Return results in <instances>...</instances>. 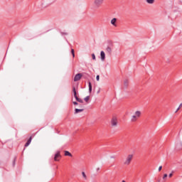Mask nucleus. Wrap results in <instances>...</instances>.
I'll list each match as a JSON object with an SVG mask.
<instances>
[{
    "label": "nucleus",
    "mask_w": 182,
    "mask_h": 182,
    "mask_svg": "<svg viewBox=\"0 0 182 182\" xmlns=\"http://www.w3.org/2000/svg\"><path fill=\"white\" fill-rule=\"evenodd\" d=\"M103 4H105V0H94L92 5V9H100V8H102Z\"/></svg>",
    "instance_id": "f257e3e1"
},
{
    "label": "nucleus",
    "mask_w": 182,
    "mask_h": 182,
    "mask_svg": "<svg viewBox=\"0 0 182 182\" xmlns=\"http://www.w3.org/2000/svg\"><path fill=\"white\" fill-rule=\"evenodd\" d=\"M141 117V111H136L134 114V115L131 117V122H137L138 119H140Z\"/></svg>",
    "instance_id": "f03ea898"
},
{
    "label": "nucleus",
    "mask_w": 182,
    "mask_h": 182,
    "mask_svg": "<svg viewBox=\"0 0 182 182\" xmlns=\"http://www.w3.org/2000/svg\"><path fill=\"white\" fill-rule=\"evenodd\" d=\"M133 154H129L127 155V158L125 159V161L124 162V164L125 166H130V163H132V160H133Z\"/></svg>",
    "instance_id": "7ed1b4c3"
},
{
    "label": "nucleus",
    "mask_w": 182,
    "mask_h": 182,
    "mask_svg": "<svg viewBox=\"0 0 182 182\" xmlns=\"http://www.w3.org/2000/svg\"><path fill=\"white\" fill-rule=\"evenodd\" d=\"M73 92L74 97L75 98L77 102H79V103H83V100L78 98L77 92H76V88L75 87H73Z\"/></svg>",
    "instance_id": "20e7f679"
},
{
    "label": "nucleus",
    "mask_w": 182,
    "mask_h": 182,
    "mask_svg": "<svg viewBox=\"0 0 182 182\" xmlns=\"http://www.w3.org/2000/svg\"><path fill=\"white\" fill-rule=\"evenodd\" d=\"M119 122L117 120V118L116 117H113L111 119V126L112 127H117Z\"/></svg>",
    "instance_id": "39448f33"
},
{
    "label": "nucleus",
    "mask_w": 182,
    "mask_h": 182,
    "mask_svg": "<svg viewBox=\"0 0 182 182\" xmlns=\"http://www.w3.org/2000/svg\"><path fill=\"white\" fill-rule=\"evenodd\" d=\"M82 74L78 73L74 77V82H77L78 80H80L82 79Z\"/></svg>",
    "instance_id": "423d86ee"
},
{
    "label": "nucleus",
    "mask_w": 182,
    "mask_h": 182,
    "mask_svg": "<svg viewBox=\"0 0 182 182\" xmlns=\"http://www.w3.org/2000/svg\"><path fill=\"white\" fill-rule=\"evenodd\" d=\"M100 56H101V60L102 62H105V60H106V54L105 53V51L100 52Z\"/></svg>",
    "instance_id": "0eeeda50"
},
{
    "label": "nucleus",
    "mask_w": 182,
    "mask_h": 182,
    "mask_svg": "<svg viewBox=\"0 0 182 182\" xmlns=\"http://www.w3.org/2000/svg\"><path fill=\"white\" fill-rule=\"evenodd\" d=\"M59 159H60V152L58 151L55 155L54 160L55 161H59Z\"/></svg>",
    "instance_id": "6e6552de"
},
{
    "label": "nucleus",
    "mask_w": 182,
    "mask_h": 182,
    "mask_svg": "<svg viewBox=\"0 0 182 182\" xmlns=\"http://www.w3.org/2000/svg\"><path fill=\"white\" fill-rule=\"evenodd\" d=\"M117 22V18H114L111 20V23L113 25V26H117V24L116 23Z\"/></svg>",
    "instance_id": "1a4fd4ad"
},
{
    "label": "nucleus",
    "mask_w": 182,
    "mask_h": 182,
    "mask_svg": "<svg viewBox=\"0 0 182 182\" xmlns=\"http://www.w3.org/2000/svg\"><path fill=\"white\" fill-rule=\"evenodd\" d=\"M105 50H106L107 53H108L109 55H112V48L110 47L107 46L105 48Z\"/></svg>",
    "instance_id": "9d476101"
},
{
    "label": "nucleus",
    "mask_w": 182,
    "mask_h": 182,
    "mask_svg": "<svg viewBox=\"0 0 182 182\" xmlns=\"http://www.w3.org/2000/svg\"><path fill=\"white\" fill-rule=\"evenodd\" d=\"M83 110H85V109H83V108L75 109V114H77V113H80V112H83Z\"/></svg>",
    "instance_id": "9b49d317"
},
{
    "label": "nucleus",
    "mask_w": 182,
    "mask_h": 182,
    "mask_svg": "<svg viewBox=\"0 0 182 182\" xmlns=\"http://www.w3.org/2000/svg\"><path fill=\"white\" fill-rule=\"evenodd\" d=\"M32 141V136H31L29 138V139L28 140V141L25 144V147H28V146H29V144H31V142Z\"/></svg>",
    "instance_id": "f8f14e48"
},
{
    "label": "nucleus",
    "mask_w": 182,
    "mask_h": 182,
    "mask_svg": "<svg viewBox=\"0 0 182 182\" xmlns=\"http://www.w3.org/2000/svg\"><path fill=\"white\" fill-rule=\"evenodd\" d=\"M146 2L149 4V5H153L156 2V0H146Z\"/></svg>",
    "instance_id": "ddd939ff"
},
{
    "label": "nucleus",
    "mask_w": 182,
    "mask_h": 182,
    "mask_svg": "<svg viewBox=\"0 0 182 182\" xmlns=\"http://www.w3.org/2000/svg\"><path fill=\"white\" fill-rule=\"evenodd\" d=\"M65 156H68L69 157H72V154H70V152H69L68 151H65Z\"/></svg>",
    "instance_id": "4468645a"
},
{
    "label": "nucleus",
    "mask_w": 182,
    "mask_h": 182,
    "mask_svg": "<svg viewBox=\"0 0 182 182\" xmlns=\"http://www.w3.org/2000/svg\"><path fill=\"white\" fill-rule=\"evenodd\" d=\"M82 176L84 180H87V176H86V173L85 172H82Z\"/></svg>",
    "instance_id": "2eb2a0df"
},
{
    "label": "nucleus",
    "mask_w": 182,
    "mask_h": 182,
    "mask_svg": "<svg viewBox=\"0 0 182 182\" xmlns=\"http://www.w3.org/2000/svg\"><path fill=\"white\" fill-rule=\"evenodd\" d=\"M124 85L126 87H127V86H129V81L127 80H124Z\"/></svg>",
    "instance_id": "dca6fc26"
},
{
    "label": "nucleus",
    "mask_w": 182,
    "mask_h": 182,
    "mask_svg": "<svg viewBox=\"0 0 182 182\" xmlns=\"http://www.w3.org/2000/svg\"><path fill=\"white\" fill-rule=\"evenodd\" d=\"M88 85H89V92L90 93L92 92V83L89 82Z\"/></svg>",
    "instance_id": "f3484780"
},
{
    "label": "nucleus",
    "mask_w": 182,
    "mask_h": 182,
    "mask_svg": "<svg viewBox=\"0 0 182 182\" xmlns=\"http://www.w3.org/2000/svg\"><path fill=\"white\" fill-rule=\"evenodd\" d=\"M89 99H90V97L87 96V97L84 99V100L87 103V102H89Z\"/></svg>",
    "instance_id": "a211bd4d"
},
{
    "label": "nucleus",
    "mask_w": 182,
    "mask_h": 182,
    "mask_svg": "<svg viewBox=\"0 0 182 182\" xmlns=\"http://www.w3.org/2000/svg\"><path fill=\"white\" fill-rule=\"evenodd\" d=\"M181 107H182V103L180 104L179 107H178V109L176 111V113H177V112H178V110H180Z\"/></svg>",
    "instance_id": "6ab92c4d"
},
{
    "label": "nucleus",
    "mask_w": 182,
    "mask_h": 182,
    "mask_svg": "<svg viewBox=\"0 0 182 182\" xmlns=\"http://www.w3.org/2000/svg\"><path fill=\"white\" fill-rule=\"evenodd\" d=\"M92 58L93 60H96V55H95V54H92Z\"/></svg>",
    "instance_id": "aec40b11"
},
{
    "label": "nucleus",
    "mask_w": 182,
    "mask_h": 182,
    "mask_svg": "<svg viewBox=\"0 0 182 182\" xmlns=\"http://www.w3.org/2000/svg\"><path fill=\"white\" fill-rule=\"evenodd\" d=\"M96 79H97V82H99V80H100V76L97 75Z\"/></svg>",
    "instance_id": "412c9836"
},
{
    "label": "nucleus",
    "mask_w": 182,
    "mask_h": 182,
    "mask_svg": "<svg viewBox=\"0 0 182 182\" xmlns=\"http://www.w3.org/2000/svg\"><path fill=\"white\" fill-rule=\"evenodd\" d=\"M163 168V166H159V171H161V169Z\"/></svg>",
    "instance_id": "4be33fe9"
},
{
    "label": "nucleus",
    "mask_w": 182,
    "mask_h": 182,
    "mask_svg": "<svg viewBox=\"0 0 182 182\" xmlns=\"http://www.w3.org/2000/svg\"><path fill=\"white\" fill-rule=\"evenodd\" d=\"M166 178H167V173H165V174L164 175V177H163L164 179Z\"/></svg>",
    "instance_id": "5701e85b"
},
{
    "label": "nucleus",
    "mask_w": 182,
    "mask_h": 182,
    "mask_svg": "<svg viewBox=\"0 0 182 182\" xmlns=\"http://www.w3.org/2000/svg\"><path fill=\"white\" fill-rule=\"evenodd\" d=\"M71 53L72 54L75 53V50L74 49H71Z\"/></svg>",
    "instance_id": "b1692460"
},
{
    "label": "nucleus",
    "mask_w": 182,
    "mask_h": 182,
    "mask_svg": "<svg viewBox=\"0 0 182 182\" xmlns=\"http://www.w3.org/2000/svg\"><path fill=\"white\" fill-rule=\"evenodd\" d=\"M73 105H75V106L77 105V102H73Z\"/></svg>",
    "instance_id": "393cba45"
},
{
    "label": "nucleus",
    "mask_w": 182,
    "mask_h": 182,
    "mask_svg": "<svg viewBox=\"0 0 182 182\" xmlns=\"http://www.w3.org/2000/svg\"><path fill=\"white\" fill-rule=\"evenodd\" d=\"M170 178L173 177V173H170L168 176Z\"/></svg>",
    "instance_id": "a878e982"
},
{
    "label": "nucleus",
    "mask_w": 182,
    "mask_h": 182,
    "mask_svg": "<svg viewBox=\"0 0 182 182\" xmlns=\"http://www.w3.org/2000/svg\"><path fill=\"white\" fill-rule=\"evenodd\" d=\"M73 55V58H75V53L72 54Z\"/></svg>",
    "instance_id": "bb28decb"
},
{
    "label": "nucleus",
    "mask_w": 182,
    "mask_h": 182,
    "mask_svg": "<svg viewBox=\"0 0 182 182\" xmlns=\"http://www.w3.org/2000/svg\"><path fill=\"white\" fill-rule=\"evenodd\" d=\"M181 145L182 146V142H181Z\"/></svg>",
    "instance_id": "cd10ccee"
},
{
    "label": "nucleus",
    "mask_w": 182,
    "mask_h": 182,
    "mask_svg": "<svg viewBox=\"0 0 182 182\" xmlns=\"http://www.w3.org/2000/svg\"><path fill=\"white\" fill-rule=\"evenodd\" d=\"M122 182H126V181H122Z\"/></svg>",
    "instance_id": "c85d7f7f"
}]
</instances>
